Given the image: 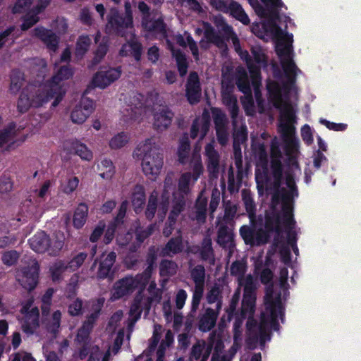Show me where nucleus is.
I'll return each instance as SVG.
<instances>
[{
  "instance_id": "obj_1",
  "label": "nucleus",
  "mask_w": 361,
  "mask_h": 361,
  "mask_svg": "<svg viewBox=\"0 0 361 361\" xmlns=\"http://www.w3.org/2000/svg\"><path fill=\"white\" fill-rule=\"evenodd\" d=\"M284 72L283 75L276 64H271L273 78L267 81V89L269 102L280 111L279 130L284 144L286 154L293 159L291 173L283 171L281 165L282 153L279 149V141L274 138L271 144V164L268 166V155L264 142L253 140L252 150L257 159L255 179L258 192L271 195V208L267 212L264 219H255V204L250 193L242 192L243 200L248 214L252 228L243 226L240 234L245 244L259 245L268 241L271 226L275 225L276 218H283L281 204L285 199L298 191L293 176L300 171L295 159L299 154L300 141L295 137L296 123L295 104L298 99V90L295 84V78L300 72L295 63H281Z\"/></svg>"
},
{
  "instance_id": "obj_2",
  "label": "nucleus",
  "mask_w": 361,
  "mask_h": 361,
  "mask_svg": "<svg viewBox=\"0 0 361 361\" xmlns=\"http://www.w3.org/2000/svg\"><path fill=\"white\" fill-rule=\"evenodd\" d=\"M201 147L197 146L192 154L190 166L192 174L189 172L181 175L178 181V191H174L173 178L171 175H168L164 181V190L159 202L157 200V192H154L149 197L146 216L152 219L156 215L160 221L165 218L169 203H172V209L170 212L168 223L164 228V234L169 236L172 231L173 225L176 223L177 217L185 206L184 196L190 191L192 185L203 173L204 168L199 152Z\"/></svg>"
},
{
  "instance_id": "obj_3",
  "label": "nucleus",
  "mask_w": 361,
  "mask_h": 361,
  "mask_svg": "<svg viewBox=\"0 0 361 361\" xmlns=\"http://www.w3.org/2000/svg\"><path fill=\"white\" fill-rule=\"evenodd\" d=\"M37 61L39 68L36 69V76L22 92L18 102V109L20 112H25L30 107L42 106L51 99H54L51 106H58L66 91L63 81L73 75L70 68L62 66L51 80H46V63L43 59Z\"/></svg>"
},
{
  "instance_id": "obj_4",
  "label": "nucleus",
  "mask_w": 361,
  "mask_h": 361,
  "mask_svg": "<svg viewBox=\"0 0 361 361\" xmlns=\"http://www.w3.org/2000/svg\"><path fill=\"white\" fill-rule=\"evenodd\" d=\"M288 269L282 268L280 271V292L274 290L272 285L267 288L264 298V310L261 314L259 323L249 319L247 322V344L252 348L259 343L263 346L270 341V331L279 329V321L283 322L284 305L288 295L286 281L288 279Z\"/></svg>"
},
{
  "instance_id": "obj_5",
  "label": "nucleus",
  "mask_w": 361,
  "mask_h": 361,
  "mask_svg": "<svg viewBox=\"0 0 361 361\" xmlns=\"http://www.w3.org/2000/svg\"><path fill=\"white\" fill-rule=\"evenodd\" d=\"M217 27L221 36L216 35L214 32L213 28L207 23H202V29H196L195 32L198 35H200L202 32H204V39L200 42L201 47L206 48L205 42L207 41V42L216 44L219 48H223L225 45L224 40L231 39L236 52L247 63L252 79L255 96L259 106H261V94L259 90L261 78L259 77V68L267 66V56L264 51L260 47H252V60L247 51H243L241 50L238 38L233 32L231 27L225 23L221 18L219 19Z\"/></svg>"
},
{
  "instance_id": "obj_6",
  "label": "nucleus",
  "mask_w": 361,
  "mask_h": 361,
  "mask_svg": "<svg viewBox=\"0 0 361 361\" xmlns=\"http://www.w3.org/2000/svg\"><path fill=\"white\" fill-rule=\"evenodd\" d=\"M236 83L238 89L245 96L241 99L243 106L247 115L254 113V102L251 94V89L247 74L242 67L236 69L235 78L229 73L223 70L221 95L224 104L230 111L234 127V146L237 143L242 142L246 139V127L242 123L241 119L238 117V107L237 98L233 94L234 84Z\"/></svg>"
},
{
  "instance_id": "obj_7",
  "label": "nucleus",
  "mask_w": 361,
  "mask_h": 361,
  "mask_svg": "<svg viewBox=\"0 0 361 361\" xmlns=\"http://www.w3.org/2000/svg\"><path fill=\"white\" fill-rule=\"evenodd\" d=\"M106 31L124 36L128 40L121 51L122 56H133L137 61L141 56V45L137 41L133 33V15L129 2L125 3V15L118 14L116 8H111L108 16Z\"/></svg>"
},
{
  "instance_id": "obj_8",
  "label": "nucleus",
  "mask_w": 361,
  "mask_h": 361,
  "mask_svg": "<svg viewBox=\"0 0 361 361\" xmlns=\"http://www.w3.org/2000/svg\"><path fill=\"white\" fill-rule=\"evenodd\" d=\"M297 197V194L295 192L288 196L285 199V202L281 204L283 209V218L279 219L276 218L275 220V225L271 226L269 231V236L274 237L276 241H278L280 238H282L283 234L286 235L287 246L281 250V255L283 262L288 264L290 259V248H292L294 253L298 255L299 250L296 245L297 235L298 231L295 226V221L293 219V204L294 199Z\"/></svg>"
},
{
  "instance_id": "obj_9",
  "label": "nucleus",
  "mask_w": 361,
  "mask_h": 361,
  "mask_svg": "<svg viewBox=\"0 0 361 361\" xmlns=\"http://www.w3.org/2000/svg\"><path fill=\"white\" fill-rule=\"evenodd\" d=\"M133 156L135 159L142 160L144 173L152 180L156 179L162 168L163 158L158 152L155 140L147 138L140 142L135 149Z\"/></svg>"
},
{
  "instance_id": "obj_10",
  "label": "nucleus",
  "mask_w": 361,
  "mask_h": 361,
  "mask_svg": "<svg viewBox=\"0 0 361 361\" xmlns=\"http://www.w3.org/2000/svg\"><path fill=\"white\" fill-rule=\"evenodd\" d=\"M246 271V264L243 260L233 262L231 267V274L235 276L239 285L244 287V297L242 302L241 314L243 317L252 319L255 305L254 290L256 288L257 280L252 275L244 276Z\"/></svg>"
},
{
  "instance_id": "obj_11",
  "label": "nucleus",
  "mask_w": 361,
  "mask_h": 361,
  "mask_svg": "<svg viewBox=\"0 0 361 361\" xmlns=\"http://www.w3.org/2000/svg\"><path fill=\"white\" fill-rule=\"evenodd\" d=\"M154 259L155 257H152L149 259V266L142 274L135 276H128L117 281L112 288L111 299L118 300L130 295L136 290L142 291L151 279Z\"/></svg>"
},
{
  "instance_id": "obj_12",
  "label": "nucleus",
  "mask_w": 361,
  "mask_h": 361,
  "mask_svg": "<svg viewBox=\"0 0 361 361\" xmlns=\"http://www.w3.org/2000/svg\"><path fill=\"white\" fill-rule=\"evenodd\" d=\"M30 246L36 252H48L50 255H57L63 246V238L51 241L43 231L38 232L29 240Z\"/></svg>"
},
{
  "instance_id": "obj_13",
  "label": "nucleus",
  "mask_w": 361,
  "mask_h": 361,
  "mask_svg": "<svg viewBox=\"0 0 361 361\" xmlns=\"http://www.w3.org/2000/svg\"><path fill=\"white\" fill-rule=\"evenodd\" d=\"M104 300L103 298H99L96 301L92 302V310L93 312L88 317L87 320L85 322L82 328L78 331L76 341L78 343L82 345V349L80 350L78 357L80 359L84 358L87 353L86 345L87 344V340L88 338V335L92 328L93 323L95 319L97 318L99 312L104 305Z\"/></svg>"
},
{
  "instance_id": "obj_14",
  "label": "nucleus",
  "mask_w": 361,
  "mask_h": 361,
  "mask_svg": "<svg viewBox=\"0 0 361 361\" xmlns=\"http://www.w3.org/2000/svg\"><path fill=\"white\" fill-rule=\"evenodd\" d=\"M20 312L23 317L19 320L23 331L32 334L39 325V310L33 305L32 299H29L23 305Z\"/></svg>"
},
{
  "instance_id": "obj_15",
  "label": "nucleus",
  "mask_w": 361,
  "mask_h": 361,
  "mask_svg": "<svg viewBox=\"0 0 361 361\" xmlns=\"http://www.w3.org/2000/svg\"><path fill=\"white\" fill-rule=\"evenodd\" d=\"M127 114L131 119L142 120L152 112L151 102L140 94H136L130 99Z\"/></svg>"
},
{
  "instance_id": "obj_16",
  "label": "nucleus",
  "mask_w": 361,
  "mask_h": 361,
  "mask_svg": "<svg viewBox=\"0 0 361 361\" xmlns=\"http://www.w3.org/2000/svg\"><path fill=\"white\" fill-rule=\"evenodd\" d=\"M137 8L142 14V25L143 27L149 32H153L156 37H166V27L161 18L158 17L154 20L151 19L149 8L144 1H140Z\"/></svg>"
},
{
  "instance_id": "obj_17",
  "label": "nucleus",
  "mask_w": 361,
  "mask_h": 361,
  "mask_svg": "<svg viewBox=\"0 0 361 361\" xmlns=\"http://www.w3.org/2000/svg\"><path fill=\"white\" fill-rule=\"evenodd\" d=\"M39 265L35 259H31L28 267L18 271L16 279L21 286L31 290L35 288L38 281Z\"/></svg>"
},
{
  "instance_id": "obj_18",
  "label": "nucleus",
  "mask_w": 361,
  "mask_h": 361,
  "mask_svg": "<svg viewBox=\"0 0 361 361\" xmlns=\"http://www.w3.org/2000/svg\"><path fill=\"white\" fill-rule=\"evenodd\" d=\"M160 296L158 290H156V295H152L150 298H145L138 295L130 309V319L132 322H136L140 317L141 312L143 310H148L151 302L153 301L159 302Z\"/></svg>"
},
{
  "instance_id": "obj_19",
  "label": "nucleus",
  "mask_w": 361,
  "mask_h": 361,
  "mask_svg": "<svg viewBox=\"0 0 361 361\" xmlns=\"http://www.w3.org/2000/svg\"><path fill=\"white\" fill-rule=\"evenodd\" d=\"M94 104L92 100L83 97L79 104L76 105L71 113V120L75 123H82L92 113Z\"/></svg>"
},
{
  "instance_id": "obj_20",
  "label": "nucleus",
  "mask_w": 361,
  "mask_h": 361,
  "mask_svg": "<svg viewBox=\"0 0 361 361\" xmlns=\"http://www.w3.org/2000/svg\"><path fill=\"white\" fill-rule=\"evenodd\" d=\"M121 71L119 68L101 70L97 72L92 79V85L104 89L119 78Z\"/></svg>"
},
{
  "instance_id": "obj_21",
  "label": "nucleus",
  "mask_w": 361,
  "mask_h": 361,
  "mask_svg": "<svg viewBox=\"0 0 361 361\" xmlns=\"http://www.w3.org/2000/svg\"><path fill=\"white\" fill-rule=\"evenodd\" d=\"M212 114L216 125V135L220 144L225 145L228 140L227 121L225 114L218 109L212 110Z\"/></svg>"
},
{
  "instance_id": "obj_22",
  "label": "nucleus",
  "mask_w": 361,
  "mask_h": 361,
  "mask_svg": "<svg viewBox=\"0 0 361 361\" xmlns=\"http://www.w3.org/2000/svg\"><path fill=\"white\" fill-rule=\"evenodd\" d=\"M20 129L16 128L15 124H10L6 128L0 132V149H10L14 147L15 143L18 141L16 137Z\"/></svg>"
},
{
  "instance_id": "obj_23",
  "label": "nucleus",
  "mask_w": 361,
  "mask_h": 361,
  "mask_svg": "<svg viewBox=\"0 0 361 361\" xmlns=\"http://www.w3.org/2000/svg\"><path fill=\"white\" fill-rule=\"evenodd\" d=\"M62 147L64 150L75 153L83 160L90 161L93 157L92 151L78 140H66Z\"/></svg>"
},
{
  "instance_id": "obj_24",
  "label": "nucleus",
  "mask_w": 361,
  "mask_h": 361,
  "mask_svg": "<svg viewBox=\"0 0 361 361\" xmlns=\"http://www.w3.org/2000/svg\"><path fill=\"white\" fill-rule=\"evenodd\" d=\"M186 95L190 104L197 103L201 96V90L196 73L190 74L186 87Z\"/></svg>"
},
{
  "instance_id": "obj_25",
  "label": "nucleus",
  "mask_w": 361,
  "mask_h": 361,
  "mask_svg": "<svg viewBox=\"0 0 361 361\" xmlns=\"http://www.w3.org/2000/svg\"><path fill=\"white\" fill-rule=\"evenodd\" d=\"M209 127V116L207 113L204 112L201 117L194 121L191 128V137L202 140L207 134Z\"/></svg>"
},
{
  "instance_id": "obj_26",
  "label": "nucleus",
  "mask_w": 361,
  "mask_h": 361,
  "mask_svg": "<svg viewBox=\"0 0 361 361\" xmlns=\"http://www.w3.org/2000/svg\"><path fill=\"white\" fill-rule=\"evenodd\" d=\"M34 35L40 39L49 50L53 51L56 50L59 40L50 30L44 27H37L34 30Z\"/></svg>"
},
{
  "instance_id": "obj_27",
  "label": "nucleus",
  "mask_w": 361,
  "mask_h": 361,
  "mask_svg": "<svg viewBox=\"0 0 361 361\" xmlns=\"http://www.w3.org/2000/svg\"><path fill=\"white\" fill-rule=\"evenodd\" d=\"M219 314V311L207 308L200 318V330L204 332L210 331L215 326Z\"/></svg>"
},
{
  "instance_id": "obj_28",
  "label": "nucleus",
  "mask_w": 361,
  "mask_h": 361,
  "mask_svg": "<svg viewBox=\"0 0 361 361\" xmlns=\"http://www.w3.org/2000/svg\"><path fill=\"white\" fill-rule=\"evenodd\" d=\"M173 113L165 108L159 109L154 116V126L159 130L166 129L171 123Z\"/></svg>"
},
{
  "instance_id": "obj_29",
  "label": "nucleus",
  "mask_w": 361,
  "mask_h": 361,
  "mask_svg": "<svg viewBox=\"0 0 361 361\" xmlns=\"http://www.w3.org/2000/svg\"><path fill=\"white\" fill-rule=\"evenodd\" d=\"M116 253L111 252L107 255L103 254L99 260L97 276L100 279L106 278L109 276L111 269L116 259Z\"/></svg>"
},
{
  "instance_id": "obj_30",
  "label": "nucleus",
  "mask_w": 361,
  "mask_h": 361,
  "mask_svg": "<svg viewBox=\"0 0 361 361\" xmlns=\"http://www.w3.org/2000/svg\"><path fill=\"white\" fill-rule=\"evenodd\" d=\"M48 4L49 0H39L37 6L25 16L24 21L21 25V29L23 30H26L35 24L39 20L37 14L44 9Z\"/></svg>"
},
{
  "instance_id": "obj_31",
  "label": "nucleus",
  "mask_w": 361,
  "mask_h": 361,
  "mask_svg": "<svg viewBox=\"0 0 361 361\" xmlns=\"http://www.w3.org/2000/svg\"><path fill=\"white\" fill-rule=\"evenodd\" d=\"M213 345V341H211L209 344L205 343L204 341H198L192 348V358L207 361Z\"/></svg>"
},
{
  "instance_id": "obj_32",
  "label": "nucleus",
  "mask_w": 361,
  "mask_h": 361,
  "mask_svg": "<svg viewBox=\"0 0 361 361\" xmlns=\"http://www.w3.org/2000/svg\"><path fill=\"white\" fill-rule=\"evenodd\" d=\"M218 243L224 247H227L231 252L234 247L233 234L232 230L226 226H220L218 233Z\"/></svg>"
},
{
  "instance_id": "obj_33",
  "label": "nucleus",
  "mask_w": 361,
  "mask_h": 361,
  "mask_svg": "<svg viewBox=\"0 0 361 361\" xmlns=\"http://www.w3.org/2000/svg\"><path fill=\"white\" fill-rule=\"evenodd\" d=\"M173 341V336L172 332L169 330L166 331L165 334V339L162 341L158 351H157V361H163V357L164 355V350L166 347H169ZM136 361H152L151 358H149L147 355H142ZM176 361H183V359L180 358Z\"/></svg>"
},
{
  "instance_id": "obj_34",
  "label": "nucleus",
  "mask_w": 361,
  "mask_h": 361,
  "mask_svg": "<svg viewBox=\"0 0 361 361\" xmlns=\"http://www.w3.org/2000/svg\"><path fill=\"white\" fill-rule=\"evenodd\" d=\"M128 207V202L123 201L120 207L118 214L115 219V221L112 223L111 225H109V228H107L105 235H104V241L106 244L109 243L113 238H114V233L115 231V228L118 226V224L121 222V221L124 217L126 209Z\"/></svg>"
},
{
  "instance_id": "obj_35",
  "label": "nucleus",
  "mask_w": 361,
  "mask_h": 361,
  "mask_svg": "<svg viewBox=\"0 0 361 361\" xmlns=\"http://www.w3.org/2000/svg\"><path fill=\"white\" fill-rule=\"evenodd\" d=\"M228 8V12H230L231 15L235 19L244 25H248L250 23V18L246 14L239 3L235 1H231Z\"/></svg>"
},
{
  "instance_id": "obj_36",
  "label": "nucleus",
  "mask_w": 361,
  "mask_h": 361,
  "mask_svg": "<svg viewBox=\"0 0 361 361\" xmlns=\"http://www.w3.org/2000/svg\"><path fill=\"white\" fill-rule=\"evenodd\" d=\"M204 190L200 192L195 204V219L200 223L204 222L206 218L207 199V197L204 196Z\"/></svg>"
},
{
  "instance_id": "obj_37",
  "label": "nucleus",
  "mask_w": 361,
  "mask_h": 361,
  "mask_svg": "<svg viewBox=\"0 0 361 361\" xmlns=\"http://www.w3.org/2000/svg\"><path fill=\"white\" fill-rule=\"evenodd\" d=\"M88 207L85 204H80L73 215V226L76 228H82L86 222Z\"/></svg>"
},
{
  "instance_id": "obj_38",
  "label": "nucleus",
  "mask_w": 361,
  "mask_h": 361,
  "mask_svg": "<svg viewBox=\"0 0 361 361\" xmlns=\"http://www.w3.org/2000/svg\"><path fill=\"white\" fill-rule=\"evenodd\" d=\"M176 41L182 47L188 46L196 60L198 59V49L197 45L190 35L185 32L184 36L178 35L176 36Z\"/></svg>"
},
{
  "instance_id": "obj_39",
  "label": "nucleus",
  "mask_w": 361,
  "mask_h": 361,
  "mask_svg": "<svg viewBox=\"0 0 361 361\" xmlns=\"http://www.w3.org/2000/svg\"><path fill=\"white\" fill-rule=\"evenodd\" d=\"M169 48L171 49L173 57L176 58L180 75L183 76L187 73V62L185 56L178 50H175L169 39H167Z\"/></svg>"
},
{
  "instance_id": "obj_40",
  "label": "nucleus",
  "mask_w": 361,
  "mask_h": 361,
  "mask_svg": "<svg viewBox=\"0 0 361 361\" xmlns=\"http://www.w3.org/2000/svg\"><path fill=\"white\" fill-rule=\"evenodd\" d=\"M205 153L209 159L208 170L211 173L216 172L219 166V155L214 149L213 143L206 146Z\"/></svg>"
},
{
  "instance_id": "obj_41",
  "label": "nucleus",
  "mask_w": 361,
  "mask_h": 361,
  "mask_svg": "<svg viewBox=\"0 0 361 361\" xmlns=\"http://www.w3.org/2000/svg\"><path fill=\"white\" fill-rule=\"evenodd\" d=\"M145 200L144 188L141 185H136L133 192L132 203L136 213L141 209Z\"/></svg>"
},
{
  "instance_id": "obj_42",
  "label": "nucleus",
  "mask_w": 361,
  "mask_h": 361,
  "mask_svg": "<svg viewBox=\"0 0 361 361\" xmlns=\"http://www.w3.org/2000/svg\"><path fill=\"white\" fill-rule=\"evenodd\" d=\"M242 322L236 321L233 326V345L230 350V353L233 356L240 349L242 344Z\"/></svg>"
},
{
  "instance_id": "obj_43",
  "label": "nucleus",
  "mask_w": 361,
  "mask_h": 361,
  "mask_svg": "<svg viewBox=\"0 0 361 361\" xmlns=\"http://www.w3.org/2000/svg\"><path fill=\"white\" fill-rule=\"evenodd\" d=\"M98 170L100 172L99 176L104 179H111L114 174V167L113 163L109 159H103L98 164Z\"/></svg>"
},
{
  "instance_id": "obj_44",
  "label": "nucleus",
  "mask_w": 361,
  "mask_h": 361,
  "mask_svg": "<svg viewBox=\"0 0 361 361\" xmlns=\"http://www.w3.org/2000/svg\"><path fill=\"white\" fill-rule=\"evenodd\" d=\"M49 270L53 281H57L61 279L63 274L68 273L66 264L61 260L53 263Z\"/></svg>"
},
{
  "instance_id": "obj_45",
  "label": "nucleus",
  "mask_w": 361,
  "mask_h": 361,
  "mask_svg": "<svg viewBox=\"0 0 361 361\" xmlns=\"http://www.w3.org/2000/svg\"><path fill=\"white\" fill-rule=\"evenodd\" d=\"M129 141V135L126 133H120L114 135L109 141L111 149H119L124 147Z\"/></svg>"
},
{
  "instance_id": "obj_46",
  "label": "nucleus",
  "mask_w": 361,
  "mask_h": 361,
  "mask_svg": "<svg viewBox=\"0 0 361 361\" xmlns=\"http://www.w3.org/2000/svg\"><path fill=\"white\" fill-rule=\"evenodd\" d=\"M177 265L171 261H163L160 264V275L162 277H169L177 271Z\"/></svg>"
},
{
  "instance_id": "obj_47",
  "label": "nucleus",
  "mask_w": 361,
  "mask_h": 361,
  "mask_svg": "<svg viewBox=\"0 0 361 361\" xmlns=\"http://www.w3.org/2000/svg\"><path fill=\"white\" fill-rule=\"evenodd\" d=\"M220 288L219 286L212 287L207 295V302L210 304L216 302V310L220 311L221 309V302L220 300Z\"/></svg>"
},
{
  "instance_id": "obj_48",
  "label": "nucleus",
  "mask_w": 361,
  "mask_h": 361,
  "mask_svg": "<svg viewBox=\"0 0 361 361\" xmlns=\"http://www.w3.org/2000/svg\"><path fill=\"white\" fill-rule=\"evenodd\" d=\"M87 257V254L80 252L75 255L71 261L66 264L68 273L76 271L83 264Z\"/></svg>"
},
{
  "instance_id": "obj_49",
  "label": "nucleus",
  "mask_w": 361,
  "mask_h": 361,
  "mask_svg": "<svg viewBox=\"0 0 361 361\" xmlns=\"http://www.w3.org/2000/svg\"><path fill=\"white\" fill-rule=\"evenodd\" d=\"M181 240L179 238L171 239L166 246L164 254L167 255L179 252L182 250Z\"/></svg>"
},
{
  "instance_id": "obj_50",
  "label": "nucleus",
  "mask_w": 361,
  "mask_h": 361,
  "mask_svg": "<svg viewBox=\"0 0 361 361\" xmlns=\"http://www.w3.org/2000/svg\"><path fill=\"white\" fill-rule=\"evenodd\" d=\"M78 184L79 179L75 176H71L61 184V188L63 192L70 194L77 188Z\"/></svg>"
},
{
  "instance_id": "obj_51",
  "label": "nucleus",
  "mask_w": 361,
  "mask_h": 361,
  "mask_svg": "<svg viewBox=\"0 0 361 361\" xmlns=\"http://www.w3.org/2000/svg\"><path fill=\"white\" fill-rule=\"evenodd\" d=\"M314 130L308 124H305L300 129L301 137L307 145L310 146L313 144L314 142Z\"/></svg>"
},
{
  "instance_id": "obj_52",
  "label": "nucleus",
  "mask_w": 361,
  "mask_h": 361,
  "mask_svg": "<svg viewBox=\"0 0 361 361\" xmlns=\"http://www.w3.org/2000/svg\"><path fill=\"white\" fill-rule=\"evenodd\" d=\"M190 149V145L188 136H184L180 142L178 147V157L182 163L186 162L187 156Z\"/></svg>"
},
{
  "instance_id": "obj_53",
  "label": "nucleus",
  "mask_w": 361,
  "mask_h": 361,
  "mask_svg": "<svg viewBox=\"0 0 361 361\" xmlns=\"http://www.w3.org/2000/svg\"><path fill=\"white\" fill-rule=\"evenodd\" d=\"M91 40L87 36H81L77 42L75 54L82 56L88 49Z\"/></svg>"
},
{
  "instance_id": "obj_54",
  "label": "nucleus",
  "mask_w": 361,
  "mask_h": 361,
  "mask_svg": "<svg viewBox=\"0 0 361 361\" xmlns=\"http://www.w3.org/2000/svg\"><path fill=\"white\" fill-rule=\"evenodd\" d=\"M319 121L322 125L326 126L330 130L338 132L345 131L348 128V125L346 123H334L322 118H320Z\"/></svg>"
},
{
  "instance_id": "obj_55",
  "label": "nucleus",
  "mask_w": 361,
  "mask_h": 361,
  "mask_svg": "<svg viewBox=\"0 0 361 361\" xmlns=\"http://www.w3.org/2000/svg\"><path fill=\"white\" fill-rule=\"evenodd\" d=\"M191 277L195 283H204L205 271L202 265H197L191 271Z\"/></svg>"
},
{
  "instance_id": "obj_56",
  "label": "nucleus",
  "mask_w": 361,
  "mask_h": 361,
  "mask_svg": "<svg viewBox=\"0 0 361 361\" xmlns=\"http://www.w3.org/2000/svg\"><path fill=\"white\" fill-rule=\"evenodd\" d=\"M195 290L192 296V306L197 307L203 295L204 283H195Z\"/></svg>"
},
{
  "instance_id": "obj_57",
  "label": "nucleus",
  "mask_w": 361,
  "mask_h": 361,
  "mask_svg": "<svg viewBox=\"0 0 361 361\" xmlns=\"http://www.w3.org/2000/svg\"><path fill=\"white\" fill-rule=\"evenodd\" d=\"M23 77L21 73L13 74L11 79L10 90L13 93L17 92L23 84Z\"/></svg>"
},
{
  "instance_id": "obj_58",
  "label": "nucleus",
  "mask_w": 361,
  "mask_h": 361,
  "mask_svg": "<svg viewBox=\"0 0 361 361\" xmlns=\"http://www.w3.org/2000/svg\"><path fill=\"white\" fill-rule=\"evenodd\" d=\"M202 256L203 259H208L211 262H214L212 256V241L209 238H206L203 243V247L202 250Z\"/></svg>"
},
{
  "instance_id": "obj_59",
  "label": "nucleus",
  "mask_w": 361,
  "mask_h": 361,
  "mask_svg": "<svg viewBox=\"0 0 361 361\" xmlns=\"http://www.w3.org/2000/svg\"><path fill=\"white\" fill-rule=\"evenodd\" d=\"M61 317V313L60 311H56L53 313L51 317V322H50L47 326V329L51 332L55 334L60 326V320Z\"/></svg>"
},
{
  "instance_id": "obj_60",
  "label": "nucleus",
  "mask_w": 361,
  "mask_h": 361,
  "mask_svg": "<svg viewBox=\"0 0 361 361\" xmlns=\"http://www.w3.org/2000/svg\"><path fill=\"white\" fill-rule=\"evenodd\" d=\"M10 361H36V360L30 353L20 350L11 354Z\"/></svg>"
},
{
  "instance_id": "obj_61",
  "label": "nucleus",
  "mask_w": 361,
  "mask_h": 361,
  "mask_svg": "<svg viewBox=\"0 0 361 361\" xmlns=\"http://www.w3.org/2000/svg\"><path fill=\"white\" fill-rule=\"evenodd\" d=\"M18 257L19 255L16 251L11 250L6 252L3 254L2 261L4 264L11 266L17 261Z\"/></svg>"
},
{
  "instance_id": "obj_62",
  "label": "nucleus",
  "mask_w": 361,
  "mask_h": 361,
  "mask_svg": "<svg viewBox=\"0 0 361 361\" xmlns=\"http://www.w3.org/2000/svg\"><path fill=\"white\" fill-rule=\"evenodd\" d=\"M181 6L197 13L202 11V6L197 0H178Z\"/></svg>"
},
{
  "instance_id": "obj_63",
  "label": "nucleus",
  "mask_w": 361,
  "mask_h": 361,
  "mask_svg": "<svg viewBox=\"0 0 361 361\" xmlns=\"http://www.w3.org/2000/svg\"><path fill=\"white\" fill-rule=\"evenodd\" d=\"M82 310V302L79 299H75L68 306V313L71 315H78Z\"/></svg>"
},
{
  "instance_id": "obj_64",
  "label": "nucleus",
  "mask_w": 361,
  "mask_h": 361,
  "mask_svg": "<svg viewBox=\"0 0 361 361\" xmlns=\"http://www.w3.org/2000/svg\"><path fill=\"white\" fill-rule=\"evenodd\" d=\"M215 353L213 355L212 361H231V358L226 356L220 357L219 353L221 351L223 345L221 341H218L214 346Z\"/></svg>"
}]
</instances>
